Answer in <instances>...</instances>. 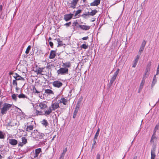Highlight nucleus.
Listing matches in <instances>:
<instances>
[{
	"label": "nucleus",
	"instance_id": "nucleus-26",
	"mask_svg": "<svg viewBox=\"0 0 159 159\" xmlns=\"http://www.w3.org/2000/svg\"><path fill=\"white\" fill-rule=\"evenodd\" d=\"M36 134H37L36 136L35 137L36 138L39 139H41L43 138V135L41 134L38 132L36 133Z\"/></svg>",
	"mask_w": 159,
	"mask_h": 159
},
{
	"label": "nucleus",
	"instance_id": "nucleus-33",
	"mask_svg": "<svg viewBox=\"0 0 159 159\" xmlns=\"http://www.w3.org/2000/svg\"><path fill=\"white\" fill-rule=\"evenodd\" d=\"M15 79H16V80H25V79L23 78L22 77L20 76V75L17 76V77L16 76V78Z\"/></svg>",
	"mask_w": 159,
	"mask_h": 159
},
{
	"label": "nucleus",
	"instance_id": "nucleus-21",
	"mask_svg": "<svg viewBox=\"0 0 159 159\" xmlns=\"http://www.w3.org/2000/svg\"><path fill=\"white\" fill-rule=\"evenodd\" d=\"M156 75H155L153 77V80L152 81V87H153L154 86L156 83L157 82V77H156Z\"/></svg>",
	"mask_w": 159,
	"mask_h": 159
},
{
	"label": "nucleus",
	"instance_id": "nucleus-45",
	"mask_svg": "<svg viewBox=\"0 0 159 159\" xmlns=\"http://www.w3.org/2000/svg\"><path fill=\"white\" fill-rule=\"evenodd\" d=\"M89 15H90V12H88L87 13H86L85 14H84L83 15H82V16L84 18H85V17L84 16H89Z\"/></svg>",
	"mask_w": 159,
	"mask_h": 159
},
{
	"label": "nucleus",
	"instance_id": "nucleus-11",
	"mask_svg": "<svg viewBox=\"0 0 159 159\" xmlns=\"http://www.w3.org/2000/svg\"><path fill=\"white\" fill-rule=\"evenodd\" d=\"M9 143L12 145H16L18 143L17 140L15 139H9L8 140Z\"/></svg>",
	"mask_w": 159,
	"mask_h": 159
},
{
	"label": "nucleus",
	"instance_id": "nucleus-58",
	"mask_svg": "<svg viewBox=\"0 0 159 159\" xmlns=\"http://www.w3.org/2000/svg\"><path fill=\"white\" fill-rule=\"evenodd\" d=\"M88 39H89L88 37V36H87V37H83V38H82V39L83 40H87Z\"/></svg>",
	"mask_w": 159,
	"mask_h": 159
},
{
	"label": "nucleus",
	"instance_id": "nucleus-50",
	"mask_svg": "<svg viewBox=\"0 0 159 159\" xmlns=\"http://www.w3.org/2000/svg\"><path fill=\"white\" fill-rule=\"evenodd\" d=\"M52 66V64H48L46 67L47 68L50 69L51 66Z\"/></svg>",
	"mask_w": 159,
	"mask_h": 159
},
{
	"label": "nucleus",
	"instance_id": "nucleus-35",
	"mask_svg": "<svg viewBox=\"0 0 159 159\" xmlns=\"http://www.w3.org/2000/svg\"><path fill=\"white\" fill-rule=\"evenodd\" d=\"M146 41H145V40H144L141 44L140 47L144 48V47L146 45Z\"/></svg>",
	"mask_w": 159,
	"mask_h": 159
},
{
	"label": "nucleus",
	"instance_id": "nucleus-57",
	"mask_svg": "<svg viewBox=\"0 0 159 159\" xmlns=\"http://www.w3.org/2000/svg\"><path fill=\"white\" fill-rule=\"evenodd\" d=\"M134 62V64H133V65L132 67L135 68L136 67V65L137 64V63L136 62Z\"/></svg>",
	"mask_w": 159,
	"mask_h": 159
},
{
	"label": "nucleus",
	"instance_id": "nucleus-24",
	"mask_svg": "<svg viewBox=\"0 0 159 159\" xmlns=\"http://www.w3.org/2000/svg\"><path fill=\"white\" fill-rule=\"evenodd\" d=\"M42 124L44 125L45 127L47 126L48 125V121L45 120L43 119L42 121Z\"/></svg>",
	"mask_w": 159,
	"mask_h": 159
},
{
	"label": "nucleus",
	"instance_id": "nucleus-47",
	"mask_svg": "<svg viewBox=\"0 0 159 159\" xmlns=\"http://www.w3.org/2000/svg\"><path fill=\"white\" fill-rule=\"evenodd\" d=\"M16 80H16V79L15 80H13V81L12 84H13V85H16V86H17V84Z\"/></svg>",
	"mask_w": 159,
	"mask_h": 159
},
{
	"label": "nucleus",
	"instance_id": "nucleus-20",
	"mask_svg": "<svg viewBox=\"0 0 159 159\" xmlns=\"http://www.w3.org/2000/svg\"><path fill=\"white\" fill-rule=\"evenodd\" d=\"M70 66L71 63L70 62H67L63 63V66H65L66 67H69Z\"/></svg>",
	"mask_w": 159,
	"mask_h": 159
},
{
	"label": "nucleus",
	"instance_id": "nucleus-37",
	"mask_svg": "<svg viewBox=\"0 0 159 159\" xmlns=\"http://www.w3.org/2000/svg\"><path fill=\"white\" fill-rule=\"evenodd\" d=\"M31 48V47L30 45H29L28 46V47L27 48L26 51H25V53L27 54H28L29 53L30 50V49Z\"/></svg>",
	"mask_w": 159,
	"mask_h": 159
},
{
	"label": "nucleus",
	"instance_id": "nucleus-6",
	"mask_svg": "<svg viewBox=\"0 0 159 159\" xmlns=\"http://www.w3.org/2000/svg\"><path fill=\"white\" fill-rule=\"evenodd\" d=\"M119 69H118L114 73L113 76L112 77L110 80V83L108 84L109 86H111L112 85L114 81L116 80V77L119 72Z\"/></svg>",
	"mask_w": 159,
	"mask_h": 159
},
{
	"label": "nucleus",
	"instance_id": "nucleus-42",
	"mask_svg": "<svg viewBox=\"0 0 159 159\" xmlns=\"http://www.w3.org/2000/svg\"><path fill=\"white\" fill-rule=\"evenodd\" d=\"M82 11L81 10H79L76 11L75 16H76L78 14L80 13Z\"/></svg>",
	"mask_w": 159,
	"mask_h": 159
},
{
	"label": "nucleus",
	"instance_id": "nucleus-62",
	"mask_svg": "<svg viewBox=\"0 0 159 159\" xmlns=\"http://www.w3.org/2000/svg\"><path fill=\"white\" fill-rule=\"evenodd\" d=\"M157 130V129L154 128V130H153L154 132H153V134H155V135H156V132Z\"/></svg>",
	"mask_w": 159,
	"mask_h": 159
},
{
	"label": "nucleus",
	"instance_id": "nucleus-29",
	"mask_svg": "<svg viewBox=\"0 0 159 159\" xmlns=\"http://www.w3.org/2000/svg\"><path fill=\"white\" fill-rule=\"evenodd\" d=\"M79 110L77 109V108H75V110L74 111V113H73V118H75L77 113L78 111Z\"/></svg>",
	"mask_w": 159,
	"mask_h": 159
},
{
	"label": "nucleus",
	"instance_id": "nucleus-49",
	"mask_svg": "<svg viewBox=\"0 0 159 159\" xmlns=\"http://www.w3.org/2000/svg\"><path fill=\"white\" fill-rule=\"evenodd\" d=\"M6 126H13L14 125H12L11 124V122H9V123H8L7 125H6Z\"/></svg>",
	"mask_w": 159,
	"mask_h": 159
},
{
	"label": "nucleus",
	"instance_id": "nucleus-41",
	"mask_svg": "<svg viewBox=\"0 0 159 159\" xmlns=\"http://www.w3.org/2000/svg\"><path fill=\"white\" fill-rule=\"evenodd\" d=\"M139 57H139V55H137V56L136 57L134 61V62H135L138 63V61L139 58Z\"/></svg>",
	"mask_w": 159,
	"mask_h": 159
},
{
	"label": "nucleus",
	"instance_id": "nucleus-8",
	"mask_svg": "<svg viewBox=\"0 0 159 159\" xmlns=\"http://www.w3.org/2000/svg\"><path fill=\"white\" fill-rule=\"evenodd\" d=\"M147 76H146V73L144 74L143 75V80H142L141 83H140L139 88V93L140 92V91L143 88V85L145 83V78L147 77Z\"/></svg>",
	"mask_w": 159,
	"mask_h": 159
},
{
	"label": "nucleus",
	"instance_id": "nucleus-27",
	"mask_svg": "<svg viewBox=\"0 0 159 159\" xmlns=\"http://www.w3.org/2000/svg\"><path fill=\"white\" fill-rule=\"evenodd\" d=\"M156 138V135H155V134H153L152 137H151V140H150V143H153V144L154 143V139Z\"/></svg>",
	"mask_w": 159,
	"mask_h": 159
},
{
	"label": "nucleus",
	"instance_id": "nucleus-56",
	"mask_svg": "<svg viewBox=\"0 0 159 159\" xmlns=\"http://www.w3.org/2000/svg\"><path fill=\"white\" fill-rule=\"evenodd\" d=\"M151 66V62H149L147 66V67L150 68Z\"/></svg>",
	"mask_w": 159,
	"mask_h": 159
},
{
	"label": "nucleus",
	"instance_id": "nucleus-12",
	"mask_svg": "<svg viewBox=\"0 0 159 159\" xmlns=\"http://www.w3.org/2000/svg\"><path fill=\"white\" fill-rule=\"evenodd\" d=\"M38 106L40 107V109L41 110H44L47 107V106L46 104H45L44 102H40L39 103Z\"/></svg>",
	"mask_w": 159,
	"mask_h": 159
},
{
	"label": "nucleus",
	"instance_id": "nucleus-3",
	"mask_svg": "<svg viewBox=\"0 0 159 159\" xmlns=\"http://www.w3.org/2000/svg\"><path fill=\"white\" fill-rule=\"evenodd\" d=\"M79 0H72L70 2H67V6L69 8L75 9L76 8Z\"/></svg>",
	"mask_w": 159,
	"mask_h": 159
},
{
	"label": "nucleus",
	"instance_id": "nucleus-13",
	"mask_svg": "<svg viewBox=\"0 0 159 159\" xmlns=\"http://www.w3.org/2000/svg\"><path fill=\"white\" fill-rule=\"evenodd\" d=\"M100 2V0H94V1L90 3V5L92 6H97Z\"/></svg>",
	"mask_w": 159,
	"mask_h": 159
},
{
	"label": "nucleus",
	"instance_id": "nucleus-44",
	"mask_svg": "<svg viewBox=\"0 0 159 159\" xmlns=\"http://www.w3.org/2000/svg\"><path fill=\"white\" fill-rule=\"evenodd\" d=\"M4 138V135L2 132L0 131V139H3Z\"/></svg>",
	"mask_w": 159,
	"mask_h": 159
},
{
	"label": "nucleus",
	"instance_id": "nucleus-59",
	"mask_svg": "<svg viewBox=\"0 0 159 159\" xmlns=\"http://www.w3.org/2000/svg\"><path fill=\"white\" fill-rule=\"evenodd\" d=\"M159 73V68H157V73L156 75H157Z\"/></svg>",
	"mask_w": 159,
	"mask_h": 159
},
{
	"label": "nucleus",
	"instance_id": "nucleus-19",
	"mask_svg": "<svg viewBox=\"0 0 159 159\" xmlns=\"http://www.w3.org/2000/svg\"><path fill=\"white\" fill-rule=\"evenodd\" d=\"M67 151V148H65L63 150L62 153H61V157L60 158V159H63V157L65 156V154Z\"/></svg>",
	"mask_w": 159,
	"mask_h": 159
},
{
	"label": "nucleus",
	"instance_id": "nucleus-39",
	"mask_svg": "<svg viewBox=\"0 0 159 159\" xmlns=\"http://www.w3.org/2000/svg\"><path fill=\"white\" fill-rule=\"evenodd\" d=\"M97 139H95V138H93V143L92 144V149L94 147V145L96 144V140Z\"/></svg>",
	"mask_w": 159,
	"mask_h": 159
},
{
	"label": "nucleus",
	"instance_id": "nucleus-14",
	"mask_svg": "<svg viewBox=\"0 0 159 159\" xmlns=\"http://www.w3.org/2000/svg\"><path fill=\"white\" fill-rule=\"evenodd\" d=\"M56 56V52L55 51L52 50L50 52L49 56V58L52 59L54 58Z\"/></svg>",
	"mask_w": 159,
	"mask_h": 159
},
{
	"label": "nucleus",
	"instance_id": "nucleus-15",
	"mask_svg": "<svg viewBox=\"0 0 159 159\" xmlns=\"http://www.w3.org/2000/svg\"><path fill=\"white\" fill-rule=\"evenodd\" d=\"M44 91L45 93L47 95H53L54 94V92L50 89H45Z\"/></svg>",
	"mask_w": 159,
	"mask_h": 159
},
{
	"label": "nucleus",
	"instance_id": "nucleus-48",
	"mask_svg": "<svg viewBox=\"0 0 159 159\" xmlns=\"http://www.w3.org/2000/svg\"><path fill=\"white\" fill-rule=\"evenodd\" d=\"M71 22H69L65 24L64 25H66V27H68L71 24Z\"/></svg>",
	"mask_w": 159,
	"mask_h": 159
},
{
	"label": "nucleus",
	"instance_id": "nucleus-31",
	"mask_svg": "<svg viewBox=\"0 0 159 159\" xmlns=\"http://www.w3.org/2000/svg\"><path fill=\"white\" fill-rule=\"evenodd\" d=\"M22 143L24 144H25L27 142V139L24 137H23L21 138Z\"/></svg>",
	"mask_w": 159,
	"mask_h": 159
},
{
	"label": "nucleus",
	"instance_id": "nucleus-43",
	"mask_svg": "<svg viewBox=\"0 0 159 159\" xmlns=\"http://www.w3.org/2000/svg\"><path fill=\"white\" fill-rule=\"evenodd\" d=\"M10 74L13 75V76L15 78V79L16 78V76L17 77V76L19 75L18 74L16 73H12Z\"/></svg>",
	"mask_w": 159,
	"mask_h": 159
},
{
	"label": "nucleus",
	"instance_id": "nucleus-18",
	"mask_svg": "<svg viewBox=\"0 0 159 159\" xmlns=\"http://www.w3.org/2000/svg\"><path fill=\"white\" fill-rule=\"evenodd\" d=\"M67 100L64 98H62L60 100V103H62L64 105H66L67 103Z\"/></svg>",
	"mask_w": 159,
	"mask_h": 159
},
{
	"label": "nucleus",
	"instance_id": "nucleus-60",
	"mask_svg": "<svg viewBox=\"0 0 159 159\" xmlns=\"http://www.w3.org/2000/svg\"><path fill=\"white\" fill-rule=\"evenodd\" d=\"M23 145L24 144H23V143H21V142H20L19 144V146H20L21 147L23 146Z\"/></svg>",
	"mask_w": 159,
	"mask_h": 159
},
{
	"label": "nucleus",
	"instance_id": "nucleus-16",
	"mask_svg": "<svg viewBox=\"0 0 159 159\" xmlns=\"http://www.w3.org/2000/svg\"><path fill=\"white\" fill-rule=\"evenodd\" d=\"M79 27H80L81 29L84 30H89L90 28V26L82 25H79Z\"/></svg>",
	"mask_w": 159,
	"mask_h": 159
},
{
	"label": "nucleus",
	"instance_id": "nucleus-1",
	"mask_svg": "<svg viewBox=\"0 0 159 159\" xmlns=\"http://www.w3.org/2000/svg\"><path fill=\"white\" fill-rule=\"evenodd\" d=\"M59 107V104L56 102L52 103L51 106L49 107L47 111H45L44 112V115L46 116L49 115L51 114L52 111H55Z\"/></svg>",
	"mask_w": 159,
	"mask_h": 159
},
{
	"label": "nucleus",
	"instance_id": "nucleus-25",
	"mask_svg": "<svg viewBox=\"0 0 159 159\" xmlns=\"http://www.w3.org/2000/svg\"><path fill=\"white\" fill-rule=\"evenodd\" d=\"M100 130V129L99 128H98L94 138H95V139H97L98 137L99 134Z\"/></svg>",
	"mask_w": 159,
	"mask_h": 159
},
{
	"label": "nucleus",
	"instance_id": "nucleus-40",
	"mask_svg": "<svg viewBox=\"0 0 159 159\" xmlns=\"http://www.w3.org/2000/svg\"><path fill=\"white\" fill-rule=\"evenodd\" d=\"M33 90L34 93H39L40 92L39 91L37 90L36 89L35 87H34V86L33 87Z\"/></svg>",
	"mask_w": 159,
	"mask_h": 159
},
{
	"label": "nucleus",
	"instance_id": "nucleus-38",
	"mask_svg": "<svg viewBox=\"0 0 159 159\" xmlns=\"http://www.w3.org/2000/svg\"><path fill=\"white\" fill-rule=\"evenodd\" d=\"M80 48H84V49H86L88 48V45H86L85 44H84L81 46Z\"/></svg>",
	"mask_w": 159,
	"mask_h": 159
},
{
	"label": "nucleus",
	"instance_id": "nucleus-2",
	"mask_svg": "<svg viewBox=\"0 0 159 159\" xmlns=\"http://www.w3.org/2000/svg\"><path fill=\"white\" fill-rule=\"evenodd\" d=\"M12 105L8 103H4L1 108V113L2 115L6 114L7 111L11 107Z\"/></svg>",
	"mask_w": 159,
	"mask_h": 159
},
{
	"label": "nucleus",
	"instance_id": "nucleus-22",
	"mask_svg": "<svg viewBox=\"0 0 159 159\" xmlns=\"http://www.w3.org/2000/svg\"><path fill=\"white\" fill-rule=\"evenodd\" d=\"M44 68H39L37 70V74L43 75L42 72H43V70Z\"/></svg>",
	"mask_w": 159,
	"mask_h": 159
},
{
	"label": "nucleus",
	"instance_id": "nucleus-52",
	"mask_svg": "<svg viewBox=\"0 0 159 159\" xmlns=\"http://www.w3.org/2000/svg\"><path fill=\"white\" fill-rule=\"evenodd\" d=\"M100 155L99 153H98L96 156V159H100Z\"/></svg>",
	"mask_w": 159,
	"mask_h": 159
},
{
	"label": "nucleus",
	"instance_id": "nucleus-64",
	"mask_svg": "<svg viewBox=\"0 0 159 159\" xmlns=\"http://www.w3.org/2000/svg\"><path fill=\"white\" fill-rule=\"evenodd\" d=\"M140 131V130H139L138 131L137 133H136V135L139 133Z\"/></svg>",
	"mask_w": 159,
	"mask_h": 159
},
{
	"label": "nucleus",
	"instance_id": "nucleus-55",
	"mask_svg": "<svg viewBox=\"0 0 159 159\" xmlns=\"http://www.w3.org/2000/svg\"><path fill=\"white\" fill-rule=\"evenodd\" d=\"M49 43V45L51 46V48H53V43L52 42H50Z\"/></svg>",
	"mask_w": 159,
	"mask_h": 159
},
{
	"label": "nucleus",
	"instance_id": "nucleus-23",
	"mask_svg": "<svg viewBox=\"0 0 159 159\" xmlns=\"http://www.w3.org/2000/svg\"><path fill=\"white\" fill-rule=\"evenodd\" d=\"M36 115H44V113H43V112L42 111H39L36 110L35 111Z\"/></svg>",
	"mask_w": 159,
	"mask_h": 159
},
{
	"label": "nucleus",
	"instance_id": "nucleus-34",
	"mask_svg": "<svg viewBox=\"0 0 159 159\" xmlns=\"http://www.w3.org/2000/svg\"><path fill=\"white\" fill-rule=\"evenodd\" d=\"M146 41H145V40H144L141 44L140 47L144 48V47L146 45Z\"/></svg>",
	"mask_w": 159,
	"mask_h": 159
},
{
	"label": "nucleus",
	"instance_id": "nucleus-4",
	"mask_svg": "<svg viewBox=\"0 0 159 159\" xmlns=\"http://www.w3.org/2000/svg\"><path fill=\"white\" fill-rule=\"evenodd\" d=\"M68 69L66 67H62L57 70V75H65L68 73Z\"/></svg>",
	"mask_w": 159,
	"mask_h": 159
},
{
	"label": "nucleus",
	"instance_id": "nucleus-61",
	"mask_svg": "<svg viewBox=\"0 0 159 159\" xmlns=\"http://www.w3.org/2000/svg\"><path fill=\"white\" fill-rule=\"evenodd\" d=\"M78 24V23L77 22H74L73 23V25H72L73 26H76V25Z\"/></svg>",
	"mask_w": 159,
	"mask_h": 159
},
{
	"label": "nucleus",
	"instance_id": "nucleus-10",
	"mask_svg": "<svg viewBox=\"0 0 159 159\" xmlns=\"http://www.w3.org/2000/svg\"><path fill=\"white\" fill-rule=\"evenodd\" d=\"M73 15V14L71 13L66 14L64 16V19L65 21H67L72 18Z\"/></svg>",
	"mask_w": 159,
	"mask_h": 159
},
{
	"label": "nucleus",
	"instance_id": "nucleus-53",
	"mask_svg": "<svg viewBox=\"0 0 159 159\" xmlns=\"http://www.w3.org/2000/svg\"><path fill=\"white\" fill-rule=\"evenodd\" d=\"M146 70V71L145 73H145H146V75H147V72L150 70V68L147 67ZM146 76H148H148L146 75Z\"/></svg>",
	"mask_w": 159,
	"mask_h": 159
},
{
	"label": "nucleus",
	"instance_id": "nucleus-32",
	"mask_svg": "<svg viewBox=\"0 0 159 159\" xmlns=\"http://www.w3.org/2000/svg\"><path fill=\"white\" fill-rule=\"evenodd\" d=\"M16 95H18L17 94H13L11 95V97L13 100L16 101L17 100V97H16Z\"/></svg>",
	"mask_w": 159,
	"mask_h": 159
},
{
	"label": "nucleus",
	"instance_id": "nucleus-9",
	"mask_svg": "<svg viewBox=\"0 0 159 159\" xmlns=\"http://www.w3.org/2000/svg\"><path fill=\"white\" fill-rule=\"evenodd\" d=\"M41 152V149L40 148H37L35 150V153L32 155L31 158L32 159L38 157L39 154Z\"/></svg>",
	"mask_w": 159,
	"mask_h": 159
},
{
	"label": "nucleus",
	"instance_id": "nucleus-7",
	"mask_svg": "<svg viewBox=\"0 0 159 159\" xmlns=\"http://www.w3.org/2000/svg\"><path fill=\"white\" fill-rule=\"evenodd\" d=\"M52 84L54 87L59 88L62 86L63 84L61 82L58 80H56L52 83Z\"/></svg>",
	"mask_w": 159,
	"mask_h": 159
},
{
	"label": "nucleus",
	"instance_id": "nucleus-17",
	"mask_svg": "<svg viewBox=\"0 0 159 159\" xmlns=\"http://www.w3.org/2000/svg\"><path fill=\"white\" fill-rule=\"evenodd\" d=\"M34 128L33 125H27L26 126V128L25 129V131H26V133H27L28 132H30V130H32Z\"/></svg>",
	"mask_w": 159,
	"mask_h": 159
},
{
	"label": "nucleus",
	"instance_id": "nucleus-46",
	"mask_svg": "<svg viewBox=\"0 0 159 159\" xmlns=\"http://www.w3.org/2000/svg\"><path fill=\"white\" fill-rule=\"evenodd\" d=\"M144 49V48L140 47V49L139 52V54H141V52Z\"/></svg>",
	"mask_w": 159,
	"mask_h": 159
},
{
	"label": "nucleus",
	"instance_id": "nucleus-36",
	"mask_svg": "<svg viewBox=\"0 0 159 159\" xmlns=\"http://www.w3.org/2000/svg\"><path fill=\"white\" fill-rule=\"evenodd\" d=\"M57 41L58 42V46H62V42L61 41H60L59 39H57Z\"/></svg>",
	"mask_w": 159,
	"mask_h": 159
},
{
	"label": "nucleus",
	"instance_id": "nucleus-63",
	"mask_svg": "<svg viewBox=\"0 0 159 159\" xmlns=\"http://www.w3.org/2000/svg\"><path fill=\"white\" fill-rule=\"evenodd\" d=\"M2 6L1 5H0V12L2 11Z\"/></svg>",
	"mask_w": 159,
	"mask_h": 159
},
{
	"label": "nucleus",
	"instance_id": "nucleus-54",
	"mask_svg": "<svg viewBox=\"0 0 159 159\" xmlns=\"http://www.w3.org/2000/svg\"><path fill=\"white\" fill-rule=\"evenodd\" d=\"M159 128V123L157 124L155 126V129L158 130Z\"/></svg>",
	"mask_w": 159,
	"mask_h": 159
},
{
	"label": "nucleus",
	"instance_id": "nucleus-28",
	"mask_svg": "<svg viewBox=\"0 0 159 159\" xmlns=\"http://www.w3.org/2000/svg\"><path fill=\"white\" fill-rule=\"evenodd\" d=\"M97 11L95 9L94 10H92L91 12H90V16H93L97 13Z\"/></svg>",
	"mask_w": 159,
	"mask_h": 159
},
{
	"label": "nucleus",
	"instance_id": "nucleus-5",
	"mask_svg": "<svg viewBox=\"0 0 159 159\" xmlns=\"http://www.w3.org/2000/svg\"><path fill=\"white\" fill-rule=\"evenodd\" d=\"M156 145L153 144L152 145V148L151 150V159H155L156 155L155 154V151L156 150Z\"/></svg>",
	"mask_w": 159,
	"mask_h": 159
},
{
	"label": "nucleus",
	"instance_id": "nucleus-51",
	"mask_svg": "<svg viewBox=\"0 0 159 159\" xmlns=\"http://www.w3.org/2000/svg\"><path fill=\"white\" fill-rule=\"evenodd\" d=\"M80 107V103L79 102H78L76 104V107L75 108H77V109L79 110Z\"/></svg>",
	"mask_w": 159,
	"mask_h": 159
},
{
	"label": "nucleus",
	"instance_id": "nucleus-30",
	"mask_svg": "<svg viewBox=\"0 0 159 159\" xmlns=\"http://www.w3.org/2000/svg\"><path fill=\"white\" fill-rule=\"evenodd\" d=\"M18 97L19 98H27V97H26V96L23 93H21L19 95H18Z\"/></svg>",
	"mask_w": 159,
	"mask_h": 159
}]
</instances>
